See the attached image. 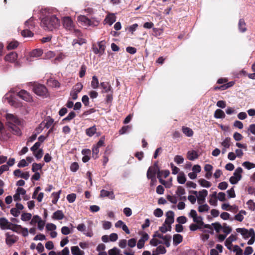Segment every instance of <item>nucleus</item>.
<instances>
[{
  "mask_svg": "<svg viewBox=\"0 0 255 255\" xmlns=\"http://www.w3.org/2000/svg\"><path fill=\"white\" fill-rule=\"evenodd\" d=\"M40 18L41 25L45 30L52 31L60 25V19L49 9H42Z\"/></svg>",
  "mask_w": 255,
  "mask_h": 255,
  "instance_id": "1",
  "label": "nucleus"
},
{
  "mask_svg": "<svg viewBox=\"0 0 255 255\" xmlns=\"http://www.w3.org/2000/svg\"><path fill=\"white\" fill-rule=\"evenodd\" d=\"M6 120V124L8 128L11 129L13 134L20 135L21 131L18 128L20 125V120L14 115L11 114H6L4 116Z\"/></svg>",
  "mask_w": 255,
  "mask_h": 255,
  "instance_id": "2",
  "label": "nucleus"
},
{
  "mask_svg": "<svg viewBox=\"0 0 255 255\" xmlns=\"http://www.w3.org/2000/svg\"><path fill=\"white\" fill-rule=\"evenodd\" d=\"M16 92L17 91L15 89L11 88L10 91L3 96L2 101L4 103L7 102L10 106L15 108H20L22 107V103L16 99L13 95V94Z\"/></svg>",
  "mask_w": 255,
  "mask_h": 255,
  "instance_id": "3",
  "label": "nucleus"
},
{
  "mask_svg": "<svg viewBox=\"0 0 255 255\" xmlns=\"http://www.w3.org/2000/svg\"><path fill=\"white\" fill-rule=\"evenodd\" d=\"M63 27L67 30L74 31L77 36H80L81 32L75 28L74 22L70 16H64L62 18Z\"/></svg>",
  "mask_w": 255,
  "mask_h": 255,
  "instance_id": "4",
  "label": "nucleus"
},
{
  "mask_svg": "<svg viewBox=\"0 0 255 255\" xmlns=\"http://www.w3.org/2000/svg\"><path fill=\"white\" fill-rule=\"evenodd\" d=\"M78 21L79 22L81 23L84 26H95L98 24V21H92L91 19L87 18L85 15H79L78 17Z\"/></svg>",
  "mask_w": 255,
  "mask_h": 255,
  "instance_id": "5",
  "label": "nucleus"
},
{
  "mask_svg": "<svg viewBox=\"0 0 255 255\" xmlns=\"http://www.w3.org/2000/svg\"><path fill=\"white\" fill-rule=\"evenodd\" d=\"M33 91L39 96L46 97L47 94V88L41 84H35L33 87Z\"/></svg>",
  "mask_w": 255,
  "mask_h": 255,
  "instance_id": "6",
  "label": "nucleus"
},
{
  "mask_svg": "<svg viewBox=\"0 0 255 255\" xmlns=\"http://www.w3.org/2000/svg\"><path fill=\"white\" fill-rule=\"evenodd\" d=\"M243 169L239 167L235 170L233 175L230 178L229 181L232 184H237L242 178Z\"/></svg>",
  "mask_w": 255,
  "mask_h": 255,
  "instance_id": "7",
  "label": "nucleus"
},
{
  "mask_svg": "<svg viewBox=\"0 0 255 255\" xmlns=\"http://www.w3.org/2000/svg\"><path fill=\"white\" fill-rule=\"evenodd\" d=\"M82 88L83 85L81 83H78L73 87L70 95L73 100H76L77 99V95L81 92Z\"/></svg>",
  "mask_w": 255,
  "mask_h": 255,
  "instance_id": "8",
  "label": "nucleus"
},
{
  "mask_svg": "<svg viewBox=\"0 0 255 255\" xmlns=\"http://www.w3.org/2000/svg\"><path fill=\"white\" fill-rule=\"evenodd\" d=\"M17 57L18 55L16 52H11L6 55L4 60L10 63H14L15 66H20V62L17 61Z\"/></svg>",
  "mask_w": 255,
  "mask_h": 255,
  "instance_id": "9",
  "label": "nucleus"
},
{
  "mask_svg": "<svg viewBox=\"0 0 255 255\" xmlns=\"http://www.w3.org/2000/svg\"><path fill=\"white\" fill-rule=\"evenodd\" d=\"M17 96L27 102H31L33 101L32 97L31 95L26 91L21 90L17 92Z\"/></svg>",
  "mask_w": 255,
  "mask_h": 255,
  "instance_id": "10",
  "label": "nucleus"
},
{
  "mask_svg": "<svg viewBox=\"0 0 255 255\" xmlns=\"http://www.w3.org/2000/svg\"><path fill=\"white\" fill-rule=\"evenodd\" d=\"M159 171V170L155 169L154 167L151 166L149 167L146 173L147 178L148 179L152 180V181H155L156 174Z\"/></svg>",
  "mask_w": 255,
  "mask_h": 255,
  "instance_id": "11",
  "label": "nucleus"
},
{
  "mask_svg": "<svg viewBox=\"0 0 255 255\" xmlns=\"http://www.w3.org/2000/svg\"><path fill=\"white\" fill-rule=\"evenodd\" d=\"M166 218L165 219L164 224L171 226V225L174 222V213L172 211H169L166 213Z\"/></svg>",
  "mask_w": 255,
  "mask_h": 255,
  "instance_id": "12",
  "label": "nucleus"
},
{
  "mask_svg": "<svg viewBox=\"0 0 255 255\" xmlns=\"http://www.w3.org/2000/svg\"><path fill=\"white\" fill-rule=\"evenodd\" d=\"M54 120L50 117L47 118L45 121L42 122L38 128L40 130L42 129V127L46 128H50L52 124H53Z\"/></svg>",
  "mask_w": 255,
  "mask_h": 255,
  "instance_id": "13",
  "label": "nucleus"
},
{
  "mask_svg": "<svg viewBox=\"0 0 255 255\" xmlns=\"http://www.w3.org/2000/svg\"><path fill=\"white\" fill-rule=\"evenodd\" d=\"M100 197L102 198L108 197L111 200H113L115 198V196L113 191H109L104 189L101 190Z\"/></svg>",
  "mask_w": 255,
  "mask_h": 255,
  "instance_id": "14",
  "label": "nucleus"
},
{
  "mask_svg": "<svg viewBox=\"0 0 255 255\" xmlns=\"http://www.w3.org/2000/svg\"><path fill=\"white\" fill-rule=\"evenodd\" d=\"M13 174L15 176L23 178L25 180H27L30 176L28 172H22L19 169L15 170L13 172Z\"/></svg>",
  "mask_w": 255,
  "mask_h": 255,
  "instance_id": "15",
  "label": "nucleus"
},
{
  "mask_svg": "<svg viewBox=\"0 0 255 255\" xmlns=\"http://www.w3.org/2000/svg\"><path fill=\"white\" fill-rule=\"evenodd\" d=\"M236 240V237L234 235H231L229 238H228L225 242V245L229 250H231L232 247V242Z\"/></svg>",
  "mask_w": 255,
  "mask_h": 255,
  "instance_id": "16",
  "label": "nucleus"
},
{
  "mask_svg": "<svg viewBox=\"0 0 255 255\" xmlns=\"http://www.w3.org/2000/svg\"><path fill=\"white\" fill-rule=\"evenodd\" d=\"M11 223L6 218H0V227L2 230H8V228L10 227Z\"/></svg>",
  "mask_w": 255,
  "mask_h": 255,
  "instance_id": "17",
  "label": "nucleus"
},
{
  "mask_svg": "<svg viewBox=\"0 0 255 255\" xmlns=\"http://www.w3.org/2000/svg\"><path fill=\"white\" fill-rule=\"evenodd\" d=\"M198 157L197 152L195 150L189 151L187 153V158L191 161L194 160Z\"/></svg>",
  "mask_w": 255,
  "mask_h": 255,
  "instance_id": "18",
  "label": "nucleus"
},
{
  "mask_svg": "<svg viewBox=\"0 0 255 255\" xmlns=\"http://www.w3.org/2000/svg\"><path fill=\"white\" fill-rule=\"evenodd\" d=\"M6 240L5 242L7 245L11 246L16 241V239L13 236L9 235L8 233L6 234Z\"/></svg>",
  "mask_w": 255,
  "mask_h": 255,
  "instance_id": "19",
  "label": "nucleus"
},
{
  "mask_svg": "<svg viewBox=\"0 0 255 255\" xmlns=\"http://www.w3.org/2000/svg\"><path fill=\"white\" fill-rule=\"evenodd\" d=\"M100 86L103 88V93H109L112 90V87L108 82H101Z\"/></svg>",
  "mask_w": 255,
  "mask_h": 255,
  "instance_id": "20",
  "label": "nucleus"
},
{
  "mask_svg": "<svg viewBox=\"0 0 255 255\" xmlns=\"http://www.w3.org/2000/svg\"><path fill=\"white\" fill-rule=\"evenodd\" d=\"M21 229H22V226L21 225L12 223H11L10 227L8 228V230H10L18 234L20 233Z\"/></svg>",
  "mask_w": 255,
  "mask_h": 255,
  "instance_id": "21",
  "label": "nucleus"
},
{
  "mask_svg": "<svg viewBox=\"0 0 255 255\" xmlns=\"http://www.w3.org/2000/svg\"><path fill=\"white\" fill-rule=\"evenodd\" d=\"M64 215L61 210H57L55 212L52 216V218L55 220H60L63 219Z\"/></svg>",
  "mask_w": 255,
  "mask_h": 255,
  "instance_id": "22",
  "label": "nucleus"
},
{
  "mask_svg": "<svg viewBox=\"0 0 255 255\" xmlns=\"http://www.w3.org/2000/svg\"><path fill=\"white\" fill-rule=\"evenodd\" d=\"M8 137V135L5 131L2 124L0 122V139L5 140Z\"/></svg>",
  "mask_w": 255,
  "mask_h": 255,
  "instance_id": "23",
  "label": "nucleus"
},
{
  "mask_svg": "<svg viewBox=\"0 0 255 255\" xmlns=\"http://www.w3.org/2000/svg\"><path fill=\"white\" fill-rule=\"evenodd\" d=\"M246 214V212L242 210L235 216V219L238 221L242 222L244 219V216Z\"/></svg>",
  "mask_w": 255,
  "mask_h": 255,
  "instance_id": "24",
  "label": "nucleus"
},
{
  "mask_svg": "<svg viewBox=\"0 0 255 255\" xmlns=\"http://www.w3.org/2000/svg\"><path fill=\"white\" fill-rule=\"evenodd\" d=\"M226 117L223 111L221 109H217L214 113V117L216 119H224Z\"/></svg>",
  "mask_w": 255,
  "mask_h": 255,
  "instance_id": "25",
  "label": "nucleus"
},
{
  "mask_svg": "<svg viewBox=\"0 0 255 255\" xmlns=\"http://www.w3.org/2000/svg\"><path fill=\"white\" fill-rule=\"evenodd\" d=\"M236 231L238 233H240L245 239L248 238V235L249 233V230L245 228H237Z\"/></svg>",
  "mask_w": 255,
  "mask_h": 255,
  "instance_id": "26",
  "label": "nucleus"
},
{
  "mask_svg": "<svg viewBox=\"0 0 255 255\" xmlns=\"http://www.w3.org/2000/svg\"><path fill=\"white\" fill-rule=\"evenodd\" d=\"M71 253L73 255H83L84 253L81 251L78 246L71 247Z\"/></svg>",
  "mask_w": 255,
  "mask_h": 255,
  "instance_id": "27",
  "label": "nucleus"
},
{
  "mask_svg": "<svg viewBox=\"0 0 255 255\" xmlns=\"http://www.w3.org/2000/svg\"><path fill=\"white\" fill-rule=\"evenodd\" d=\"M105 20L107 23L111 25L116 21V16L113 14H109L106 17Z\"/></svg>",
  "mask_w": 255,
  "mask_h": 255,
  "instance_id": "28",
  "label": "nucleus"
},
{
  "mask_svg": "<svg viewBox=\"0 0 255 255\" xmlns=\"http://www.w3.org/2000/svg\"><path fill=\"white\" fill-rule=\"evenodd\" d=\"M183 240L182 236L180 234H176L173 236V244L177 246L182 242Z\"/></svg>",
  "mask_w": 255,
  "mask_h": 255,
  "instance_id": "29",
  "label": "nucleus"
},
{
  "mask_svg": "<svg viewBox=\"0 0 255 255\" xmlns=\"http://www.w3.org/2000/svg\"><path fill=\"white\" fill-rule=\"evenodd\" d=\"M91 87L94 89H97L98 87H99V80L96 76H93L92 77V80L91 81Z\"/></svg>",
  "mask_w": 255,
  "mask_h": 255,
  "instance_id": "30",
  "label": "nucleus"
},
{
  "mask_svg": "<svg viewBox=\"0 0 255 255\" xmlns=\"http://www.w3.org/2000/svg\"><path fill=\"white\" fill-rule=\"evenodd\" d=\"M239 30L242 32H244L246 31V23L243 19H240L238 24Z\"/></svg>",
  "mask_w": 255,
  "mask_h": 255,
  "instance_id": "31",
  "label": "nucleus"
},
{
  "mask_svg": "<svg viewBox=\"0 0 255 255\" xmlns=\"http://www.w3.org/2000/svg\"><path fill=\"white\" fill-rule=\"evenodd\" d=\"M199 184L203 187L209 188L211 187L212 184L209 181H208L204 179H200L198 180Z\"/></svg>",
  "mask_w": 255,
  "mask_h": 255,
  "instance_id": "32",
  "label": "nucleus"
},
{
  "mask_svg": "<svg viewBox=\"0 0 255 255\" xmlns=\"http://www.w3.org/2000/svg\"><path fill=\"white\" fill-rule=\"evenodd\" d=\"M182 129L183 132L188 137H191L193 134V130L189 128L183 127Z\"/></svg>",
  "mask_w": 255,
  "mask_h": 255,
  "instance_id": "33",
  "label": "nucleus"
},
{
  "mask_svg": "<svg viewBox=\"0 0 255 255\" xmlns=\"http://www.w3.org/2000/svg\"><path fill=\"white\" fill-rule=\"evenodd\" d=\"M42 54V50L40 49H36L31 52L30 55L32 57H38Z\"/></svg>",
  "mask_w": 255,
  "mask_h": 255,
  "instance_id": "34",
  "label": "nucleus"
},
{
  "mask_svg": "<svg viewBox=\"0 0 255 255\" xmlns=\"http://www.w3.org/2000/svg\"><path fill=\"white\" fill-rule=\"evenodd\" d=\"M96 128L95 126H93L86 129V134L89 136H92L96 132Z\"/></svg>",
  "mask_w": 255,
  "mask_h": 255,
  "instance_id": "35",
  "label": "nucleus"
},
{
  "mask_svg": "<svg viewBox=\"0 0 255 255\" xmlns=\"http://www.w3.org/2000/svg\"><path fill=\"white\" fill-rule=\"evenodd\" d=\"M149 244L152 246L156 247L159 244H163V242L161 240L157 239V238L153 237L152 239L150 241Z\"/></svg>",
  "mask_w": 255,
  "mask_h": 255,
  "instance_id": "36",
  "label": "nucleus"
},
{
  "mask_svg": "<svg viewBox=\"0 0 255 255\" xmlns=\"http://www.w3.org/2000/svg\"><path fill=\"white\" fill-rule=\"evenodd\" d=\"M210 209L209 206L207 204L199 205L198 207V211L200 213L207 212Z\"/></svg>",
  "mask_w": 255,
  "mask_h": 255,
  "instance_id": "37",
  "label": "nucleus"
},
{
  "mask_svg": "<svg viewBox=\"0 0 255 255\" xmlns=\"http://www.w3.org/2000/svg\"><path fill=\"white\" fill-rule=\"evenodd\" d=\"M18 45V42L17 41H12L10 42L7 46V49L8 50H11L16 48Z\"/></svg>",
  "mask_w": 255,
  "mask_h": 255,
  "instance_id": "38",
  "label": "nucleus"
},
{
  "mask_svg": "<svg viewBox=\"0 0 255 255\" xmlns=\"http://www.w3.org/2000/svg\"><path fill=\"white\" fill-rule=\"evenodd\" d=\"M32 215L29 213H22L21 216V220L23 221H27L31 219Z\"/></svg>",
  "mask_w": 255,
  "mask_h": 255,
  "instance_id": "39",
  "label": "nucleus"
},
{
  "mask_svg": "<svg viewBox=\"0 0 255 255\" xmlns=\"http://www.w3.org/2000/svg\"><path fill=\"white\" fill-rule=\"evenodd\" d=\"M222 231L227 236L232 231V228L228 226L227 224L224 223L223 225Z\"/></svg>",
  "mask_w": 255,
  "mask_h": 255,
  "instance_id": "40",
  "label": "nucleus"
},
{
  "mask_svg": "<svg viewBox=\"0 0 255 255\" xmlns=\"http://www.w3.org/2000/svg\"><path fill=\"white\" fill-rule=\"evenodd\" d=\"M105 43L106 42L104 40L101 41L98 43V46L99 50L103 54L105 53Z\"/></svg>",
  "mask_w": 255,
  "mask_h": 255,
  "instance_id": "41",
  "label": "nucleus"
},
{
  "mask_svg": "<svg viewBox=\"0 0 255 255\" xmlns=\"http://www.w3.org/2000/svg\"><path fill=\"white\" fill-rule=\"evenodd\" d=\"M21 35L24 37H31L33 36V33L29 30V29H28L27 28H26L21 31Z\"/></svg>",
  "mask_w": 255,
  "mask_h": 255,
  "instance_id": "42",
  "label": "nucleus"
},
{
  "mask_svg": "<svg viewBox=\"0 0 255 255\" xmlns=\"http://www.w3.org/2000/svg\"><path fill=\"white\" fill-rule=\"evenodd\" d=\"M170 235H163V234H161L158 232H156L153 235L152 237L159 238L160 239H162L163 240L162 241H163L164 240H165V237H168Z\"/></svg>",
  "mask_w": 255,
  "mask_h": 255,
  "instance_id": "43",
  "label": "nucleus"
},
{
  "mask_svg": "<svg viewBox=\"0 0 255 255\" xmlns=\"http://www.w3.org/2000/svg\"><path fill=\"white\" fill-rule=\"evenodd\" d=\"M156 254H164L166 253V250L165 247L163 246H158L155 251Z\"/></svg>",
  "mask_w": 255,
  "mask_h": 255,
  "instance_id": "44",
  "label": "nucleus"
},
{
  "mask_svg": "<svg viewBox=\"0 0 255 255\" xmlns=\"http://www.w3.org/2000/svg\"><path fill=\"white\" fill-rule=\"evenodd\" d=\"M42 167L40 163H34L32 166V171L33 172H37L38 170H41Z\"/></svg>",
  "mask_w": 255,
  "mask_h": 255,
  "instance_id": "45",
  "label": "nucleus"
},
{
  "mask_svg": "<svg viewBox=\"0 0 255 255\" xmlns=\"http://www.w3.org/2000/svg\"><path fill=\"white\" fill-rule=\"evenodd\" d=\"M231 138L226 137L221 143L222 145L225 148H229L230 146Z\"/></svg>",
  "mask_w": 255,
  "mask_h": 255,
  "instance_id": "46",
  "label": "nucleus"
},
{
  "mask_svg": "<svg viewBox=\"0 0 255 255\" xmlns=\"http://www.w3.org/2000/svg\"><path fill=\"white\" fill-rule=\"evenodd\" d=\"M32 21L33 20L32 18H30L28 20H26L25 22V27L29 29H32L34 26V23Z\"/></svg>",
  "mask_w": 255,
  "mask_h": 255,
  "instance_id": "47",
  "label": "nucleus"
},
{
  "mask_svg": "<svg viewBox=\"0 0 255 255\" xmlns=\"http://www.w3.org/2000/svg\"><path fill=\"white\" fill-rule=\"evenodd\" d=\"M208 195V191L205 189H203L199 192L198 196L197 198L206 199Z\"/></svg>",
  "mask_w": 255,
  "mask_h": 255,
  "instance_id": "48",
  "label": "nucleus"
},
{
  "mask_svg": "<svg viewBox=\"0 0 255 255\" xmlns=\"http://www.w3.org/2000/svg\"><path fill=\"white\" fill-rule=\"evenodd\" d=\"M48 84L49 85L54 87H58L60 85V84L57 80L52 79L48 80Z\"/></svg>",
  "mask_w": 255,
  "mask_h": 255,
  "instance_id": "49",
  "label": "nucleus"
},
{
  "mask_svg": "<svg viewBox=\"0 0 255 255\" xmlns=\"http://www.w3.org/2000/svg\"><path fill=\"white\" fill-rule=\"evenodd\" d=\"M40 219L41 218L39 216L34 215L30 222V224L32 226H35L36 224H38Z\"/></svg>",
  "mask_w": 255,
  "mask_h": 255,
  "instance_id": "50",
  "label": "nucleus"
},
{
  "mask_svg": "<svg viewBox=\"0 0 255 255\" xmlns=\"http://www.w3.org/2000/svg\"><path fill=\"white\" fill-rule=\"evenodd\" d=\"M61 192V190H59L57 192H53L52 194V196L54 197V199L52 200V202L53 204H56L59 198L60 194Z\"/></svg>",
  "mask_w": 255,
  "mask_h": 255,
  "instance_id": "51",
  "label": "nucleus"
},
{
  "mask_svg": "<svg viewBox=\"0 0 255 255\" xmlns=\"http://www.w3.org/2000/svg\"><path fill=\"white\" fill-rule=\"evenodd\" d=\"M120 250L116 247L110 250L108 252L109 255H119Z\"/></svg>",
  "mask_w": 255,
  "mask_h": 255,
  "instance_id": "52",
  "label": "nucleus"
},
{
  "mask_svg": "<svg viewBox=\"0 0 255 255\" xmlns=\"http://www.w3.org/2000/svg\"><path fill=\"white\" fill-rule=\"evenodd\" d=\"M171 226L167 225L165 224L162 226L160 227V229H159L160 231L162 233H165L167 231H171Z\"/></svg>",
  "mask_w": 255,
  "mask_h": 255,
  "instance_id": "53",
  "label": "nucleus"
},
{
  "mask_svg": "<svg viewBox=\"0 0 255 255\" xmlns=\"http://www.w3.org/2000/svg\"><path fill=\"white\" fill-rule=\"evenodd\" d=\"M136 244V240L134 238H132L127 241L128 246L131 248L134 247Z\"/></svg>",
  "mask_w": 255,
  "mask_h": 255,
  "instance_id": "54",
  "label": "nucleus"
},
{
  "mask_svg": "<svg viewBox=\"0 0 255 255\" xmlns=\"http://www.w3.org/2000/svg\"><path fill=\"white\" fill-rule=\"evenodd\" d=\"M211 225L217 233H219L223 228V225H221L219 223H212Z\"/></svg>",
  "mask_w": 255,
  "mask_h": 255,
  "instance_id": "55",
  "label": "nucleus"
},
{
  "mask_svg": "<svg viewBox=\"0 0 255 255\" xmlns=\"http://www.w3.org/2000/svg\"><path fill=\"white\" fill-rule=\"evenodd\" d=\"M243 166H244L247 169L249 170L255 167V164H254L249 161H245L243 163Z\"/></svg>",
  "mask_w": 255,
  "mask_h": 255,
  "instance_id": "56",
  "label": "nucleus"
},
{
  "mask_svg": "<svg viewBox=\"0 0 255 255\" xmlns=\"http://www.w3.org/2000/svg\"><path fill=\"white\" fill-rule=\"evenodd\" d=\"M186 178L183 174H180L177 176V181L179 184H184L186 182Z\"/></svg>",
  "mask_w": 255,
  "mask_h": 255,
  "instance_id": "57",
  "label": "nucleus"
},
{
  "mask_svg": "<svg viewBox=\"0 0 255 255\" xmlns=\"http://www.w3.org/2000/svg\"><path fill=\"white\" fill-rule=\"evenodd\" d=\"M233 251L236 253V255H243V250L238 245L234 246Z\"/></svg>",
  "mask_w": 255,
  "mask_h": 255,
  "instance_id": "58",
  "label": "nucleus"
},
{
  "mask_svg": "<svg viewBox=\"0 0 255 255\" xmlns=\"http://www.w3.org/2000/svg\"><path fill=\"white\" fill-rule=\"evenodd\" d=\"M76 194H74V193H72L70 194H68L67 196V199L69 203H72L75 201V200L76 199Z\"/></svg>",
  "mask_w": 255,
  "mask_h": 255,
  "instance_id": "59",
  "label": "nucleus"
},
{
  "mask_svg": "<svg viewBox=\"0 0 255 255\" xmlns=\"http://www.w3.org/2000/svg\"><path fill=\"white\" fill-rule=\"evenodd\" d=\"M33 152L35 157L38 159H40L42 157L43 153V150L42 149H39V150Z\"/></svg>",
  "mask_w": 255,
  "mask_h": 255,
  "instance_id": "60",
  "label": "nucleus"
},
{
  "mask_svg": "<svg viewBox=\"0 0 255 255\" xmlns=\"http://www.w3.org/2000/svg\"><path fill=\"white\" fill-rule=\"evenodd\" d=\"M176 193V194L180 197L185 194V190L182 187L179 186Z\"/></svg>",
  "mask_w": 255,
  "mask_h": 255,
  "instance_id": "61",
  "label": "nucleus"
},
{
  "mask_svg": "<svg viewBox=\"0 0 255 255\" xmlns=\"http://www.w3.org/2000/svg\"><path fill=\"white\" fill-rule=\"evenodd\" d=\"M140 235H141V237L139 239L140 241H141L145 243L149 239V236L146 233L142 232L140 233Z\"/></svg>",
  "mask_w": 255,
  "mask_h": 255,
  "instance_id": "62",
  "label": "nucleus"
},
{
  "mask_svg": "<svg viewBox=\"0 0 255 255\" xmlns=\"http://www.w3.org/2000/svg\"><path fill=\"white\" fill-rule=\"evenodd\" d=\"M174 161L177 163V164H181L182 163H183V161H184V158L183 157L181 156V155H176L174 157Z\"/></svg>",
  "mask_w": 255,
  "mask_h": 255,
  "instance_id": "63",
  "label": "nucleus"
},
{
  "mask_svg": "<svg viewBox=\"0 0 255 255\" xmlns=\"http://www.w3.org/2000/svg\"><path fill=\"white\" fill-rule=\"evenodd\" d=\"M247 204L248 206V208L250 210L252 211H254L255 209V203L253 202V200H249L247 203Z\"/></svg>",
  "mask_w": 255,
  "mask_h": 255,
  "instance_id": "64",
  "label": "nucleus"
}]
</instances>
